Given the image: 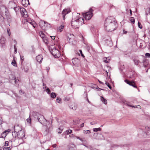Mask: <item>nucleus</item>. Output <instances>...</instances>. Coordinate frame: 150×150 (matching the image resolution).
Wrapping results in <instances>:
<instances>
[{
    "mask_svg": "<svg viewBox=\"0 0 150 150\" xmlns=\"http://www.w3.org/2000/svg\"><path fill=\"white\" fill-rule=\"evenodd\" d=\"M117 25L115 19L112 17H108L105 20L104 23L105 28L108 31H114L115 30Z\"/></svg>",
    "mask_w": 150,
    "mask_h": 150,
    "instance_id": "nucleus-1",
    "label": "nucleus"
},
{
    "mask_svg": "<svg viewBox=\"0 0 150 150\" xmlns=\"http://www.w3.org/2000/svg\"><path fill=\"white\" fill-rule=\"evenodd\" d=\"M34 114H35L38 116V121L40 123L42 124L44 126H45L47 127V129H45L44 134L45 135H46L48 132L49 128L51 126V124L49 122L47 121L44 118L43 116L39 114L38 112H33Z\"/></svg>",
    "mask_w": 150,
    "mask_h": 150,
    "instance_id": "nucleus-2",
    "label": "nucleus"
},
{
    "mask_svg": "<svg viewBox=\"0 0 150 150\" xmlns=\"http://www.w3.org/2000/svg\"><path fill=\"white\" fill-rule=\"evenodd\" d=\"M76 17H74L73 19L71 22V25L75 29L78 28L80 25H81L83 24H84V20L83 18L79 16V13H75Z\"/></svg>",
    "mask_w": 150,
    "mask_h": 150,
    "instance_id": "nucleus-3",
    "label": "nucleus"
},
{
    "mask_svg": "<svg viewBox=\"0 0 150 150\" xmlns=\"http://www.w3.org/2000/svg\"><path fill=\"white\" fill-rule=\"evenodd\" d=\"M50 50L51 54L55 58L59 57L60 56V52L54 46L52 45L50 48Z\"/></svg>",
    "mask_w": 150,
    "mask_h": 150,
    "instance_id": "nucleus-4",
    "label": "nucleus"
},
{
    "mask_svg": "<svg viewBox=\"0 0 150 150\" xmlns=\"http://www.w3.org/2000/svg\"><path fill=\"white\" fill-rule=\"evenodd\" d=\"M93 10L91 8H90L89 11L86 13H83V17L86 20H90L93 16Z\"/></svg>",
    "mask_w": 150,
    "mask_h": 150,
    "instance_id": "nucleus-5",
    "label": "nucleus"
},
{
    "mask_svg": "<svg viewBox=\"0 0 150 150\" xmlns=\"http://www.w3.org/2000/svg\"><path fill=\"white\" fill-rule=\"evenodd\" d=\"M20 11L21 14L22 16L24 17L25 18H26L28 17V15H27V11L24 8H20Z\"/></svg>",
    "mask_w": 150,
    "mask_h": 150,
    "instance_id": "nucleus-6",
    "label": "nucleus"
},
{
    "mask_svg": "<svg viewBox=\"0 0 150 150\" xmlns=\"http://www.w3.org/2000/svg\"><path fill=\"white\" fill-rule=\"evenodd\" d=\"M72 61L74 65L77 66L80 65V60L78 58H74L72 59Z\"/></svg>",
    "mask_w": 150,
    "mask_h": 150,
    "instance_id": "nucleus-7",
    "label": "nucleus"
},
{
    "mask_svg": "<svg viewBox=\"0 0 150 150\" xmlns=\"http://www.w3.org/2000/svg\"><path fill=\"white\" fill-rule=\"evenodd\" d=\"M14 130L16 132H19L21 131H23L22 130L21 126L19 125H16L14 127Z\"/></svg>",
    "mask_w": 150,
    "mask_h": 150,
    "instance_id": "nucleus-8",
    "label": "nucleus"
},
{
    "mask_svg": "<svg viewBox=\"0 0 150 150\" xmlns=\"http://www.w3.org/2000/svg\"><path fill=\"white\" fill-rule=\"evenodd\" d=\"M70 12V10L69 8L64 9L62 12L61 14L62 15V18L64 20L65 16Z\"/></svg>",
    "mask_w": 150,
    "mask_h": 150,
    "instance_id": "nucleus-9",
    "label": "nucleus"
},
{
    "mask_svg": "<svg viewBox=\"0 0 150 150\" xmlns=\"http://www.w3.org/2000/svg\"><path fill=\"white\" fill-rule=\"evenodd\" d=\"M17 137L19 139H22L25 137V133L23 131H21L18 133L17 134Z\"/></svg>",
    "mask_w": 150,
    "mask_h": 150,
    "instance_id": "nucleus-10",
    "label": "nucleus"
},
{
    "mask_svg": "<svg viewBox=\"0 0 150 150\" xmlns=\"http://www.w3.org/2000/svg\"><path fill=\"white\" fill-rule=\"evenodd\" d=\"M125 81L129 85L132 86L134 88H137V86L135 85V83L134 82L129 81L127 80H125Z\"/></svg>",
    "mask_w": 150,
    "mask_h": 150,
    "instance_id": "nucleus-11",
    "label": "nucleus"
},
{
    "mask_svg": "<svg viewBox=\"0 0 150 150\" xmlns=\"http://www.w3.org/2000/svg\"><path fill=\"white\" fill-rule=\"evenodd\" d=\"M10 130V129H9L4 131L1 134V137L3 138L5 137L7 134L9 133Z\"/></svg>",
    "mask_w": 150,
    "mask_h": 150,
    "instance_id": "nucleus-12",
    "label": "nucleus"
},
{
    "mask_svg": "<svg viewBox=\"0 0 150 150\" xmlns=\"http://www.w3.org/2000/svg\"><path fill=\"white\" fill-rule=\"evenodd\" d=\"M36 60L39 63H41L43 59V57L42 55H39L36 57Z\"/></svg>",
    "mask_w": 150,
    "mask_h": 150,
    "instance_id": "nucleus-13",
    "label": "nucleus"
},
{
    "mask_svg": "<svg viewBox=\"0 0 150 150\" xmlns=\"http://www.w3.org/2000/svg\"><path fill=\"white\" fill-rule=\"evenodd\" d=\"M22 4L24 6L26 7L29 4V0H22Z\"/></svg>",
    "mask_w": 150,
    "mask_h": 150,
    "instance_id": "nucleus-14",
    "label": "nucleus"
},
{
    "mask_svg": "<svg viewBox=\"0 0 150 150\" xmlns=\"http://www.w3.org/2000/svg\"><path fill=\"white\" fill-rule=\"evenodd\" d=\"M47 23H45V21H40L39 23V25L42 28H43V26H45V25H47Z\"/></svg>",
    "mask_w": 150,
    "mask_h": 150,
    "instance_id": "nucleus-15",
    "label": "nucleus"
},
{
    "mask_svg": "<svg viewBox=\"0 0 150 150\" xmlns=\"http://www.w3.org/2000/svg\"><path fill=\"white\" fill-rule=\"evenodd\" d=\"M70 108L74 110H75L77 108V105L74 103H72L69 106Z\"/></svg>",
    "mask_w": 150,
    "mask_h": 150,
    "instance_id": "nucleus-16",
    "label": "nucleus"
},
{
    "mask_svg": "<svg viewBox=\"0 0 150 150\" xmlns=\"http://www.w3.org/2000/svg\"><path fill=\"white\" fill-rule=\"evenodd\" d=\"M110 57H104L103 58V61L105 63H108L109 62L110 60Z\"/></svg>",
    "mask_w": 150,
    "mask_h": 150,
    "instance_id": "nucleus-17",
    "label": "nucleus"
},
{
    "mask_svg": "<svg viewBox=\"0 0 150 150\" xmlns=\"http://www.w3.org/2000/svg\"><path fill=\"white\" fill-rule=\"evenodd\" d=\"M5 42V38L4 37H2L0 40V43L1 45V46L3 47L4 45Z\"/></svg>",
    "mask_w": 150,
    "mask_h": 150,
    "instance_id": "nucleus-18",
    "label": "nucleus"
},
{
    "mask_svg": "<svg viewBox=\"0 0 150 150\" xmlns=\"http://www.w3.org/2000/svg\"><path fill=\"white\" fill-rule=\"evenodd\" d=\"M43 41L46 44H48V39L46 37H44L43 38H42Z\"/></svg>",
    "mask_w": 150,
    "mask_h": 150,
    "instance_id": "nucleus-19",
    "label": "nucleus"
},
{
    "mask_svg": "<svg viewBox=\"0 0 150 150\" xmlns=\"http://www.w3.org/2000/svg\"><path fill=\"white\" fill-rule=\"evenodd\" d=\"M73 34L71 35L69 34H68L67 35V40L68 42H70V40L71 39V37L73 36Z\"/></svg>",
    "mask_w": 150,
    "mask_h": 150,
    "instance_id": "nucleus-20",
    "label": "nucleus"
},
{
    "mask_svg": "<svg viewBox=\"0 0 150 150\" xmlns=\"http://www.w3.org/2000/svg\"><path fill=\"white\" fill-rule=\"evenodd\" d=\"M144 63V66L145 67H147L148 66V65L149 64V63L148 61L146 60H144L143 61Z\"/></svg>",
    "mask_w": 150,
    "mask_h": 150,
    "instance_id": "nucleus-21",
    "label": "nucleus"
},
{
    "mask_svg": "<svg viewBox=\"0 0 150 150\" xmlns=\"http://www.w3.org/2000/svg\"><path fill=\"white\" fill-rule=\"evenodd\" d=\"M101 100L103 102V103L106 104L107 103V100L104 99L103 97H101Z\"/></svg>",
    "mask_w": 150,
    "mask_h": 150,
    "instance_id": "nucleus-22",
    "label": "nucleus"
},
{
    "mask_svg": "<svg viewBox=\"0 0 150 150\" xmlns=\"http://www.w3.org/2000/svg\"><path fill=\"white\" fill-rule=\"evenodd\" d=\"M50 96L52 98H54L56 96V95L55 93L52 92L50 94Z\"/></svg>",
    "mask_w": 150,
    "mask_h": 150,
    "instance_id": "nucleus-23",
    "label": "nucleus"
},
{
    "mask_svg": "<svg viewBox=\"0 0 150 150\" xmlns=\"http://www.w3.org/2000/svg\"><path fill=\"white\" fill-rule=\"evenodd\" d=\"M101 129L99 127L98 128H93V131L95 132H97L98 131H101Z\"/></svg>",
    "mask_w": 150,
    "mask_h": 150,
    "instance_id": "nucleus-24",
    "label": "nucleus"
},
{
    "mask_svg": "<svg viewBox=\"0 0 150 150\" xmlns=\"http://www.w3.org/2000/svg\"><path fill=\"white\" fill-rule=\"evenodd\" d=\"M17 134L18 132H16L15 131L14 132H13L12 133V134L13 137L15 138H16L17 137Z\"/></svg>",
    "mask_w": 150,
    "mask_h": 150,
    "instance_id": "nucleus-25",
    "label": "nucleus"
},
{
    "mask_svg": "<svg viewBox=\"0 0 150 150\" xmlns=\"http://www.w3.org/2000/svg\"><path fill=\"white\" fill-rule=\"evenodd\" d=\"M133 61L135 65H138L139 64V60L137 59H134Z\"/></svg>",
    "mask_w": 150,
    "mask_h": 150,
    "instance_id": "nucleus-26",
    "label": "nucleus"
},
{
    "mask_svg": "<svg viewBox=\"0 0 150 150\" xmlns=\"http://www.w3.org/2000/svg\"><path fill=\"white\" fill-rule=\"evenodd\" d=\"M21 7H20L19 6L18 7H16L14 8V9L15 11L16 12V13L18 12V11H19V10H20V8Z\"/></svg>",
    "mask_w": 150,
    "mask_h": 150,
    "instance_id": "nucleus-27",
    "label": "nucleus"
},
{
    "mask_svg": "<svg viewBox=\"0 0 150 150\" xmlns=\"http://www.w3.org/2000/svg\"><path fill=\"white\" fill-rule=\"evenodd\" d=\"M56 102L59 103H61V99L59 97H57L56 100Z\"/></svg>",
    "mask_w": 150,
    "mask_h": 150,
    "instance_id": "nucleus-28",
    "label": "nucleus"
},
{
    "mask_svg": "<svg viewBox=\"0 0 150 150\" xmlns=\"http://www.w3.org/2000/svg\"><path fill=\"white\" fill-rule=\"evenodd\" d=\"M130 21L133 24H134V23L135 19L134 18L132 17H131L130 18Z\"/></svg>",
    "mask_w": 150,
    "mask_h": 150,
    "instance_id": "nucleus-29",
    "label": "nucleus"
},
{
    "mask_svg": "<svg viewBox=\"0 0 150 150\" xmlns=\"http://www.w3.org/2000/svg\"><path fill=\"white\" fill-rule=\"evenodd\" d=\"M39 34L42 38H43L45 36V35L44 33L42 31L40 32H39Z\"/></svg>",
    "mask_w": 150,
    "mask_h": 150,
    "instance_id": "nucleus-30",
    "label": "nucleus"
},
{
    "mask_svg": "<svg viewBox=\"0 0 150 150\" xmlns=\"http://www.w3.org/2000/svg\"><path fill=\"white\" fill-rule=\"evenodd\" d=\"M62 131V129L61 128H59L57 130V132L59 134H60L61 133Z\"/></svg>",
    "mask_w": 150,
    "mask_h": 150,
    "instance_id": "nucleus-31",
    "label": "nucleus"
},
{
    "mask_svg": "<svg viewBox=\"0 0 150 150\" xmlns=\"http://www.w3.org/2000/svg\"><path fill=\"white\" fill-rule=\"evenodd\" d=\"M11 64L14 66H16V63L14 59H13L12 61L11 62Z\"/></svg>",
    "mask_w": 150,
    "mask_h": 150,
    "instance_id": "nucleus-32",
    "label": "nucleus"
},
{
    "mask_svg": "<svg viewBox=\"0 0 150 150\" xmlns=\"http://www.w3.org/2000/svg\"><path fill=\"white\" fill-rule=\"evenodd\" d=\"M72 132V130L71 129H69L68 130H67L66 131V133L67 134H71Z\"/></svg>",
    "mask_w": 150,
    "mask_h": 150,
    "instance_id": "nucleus-33",
    "label": "nucleus"
},
{
    "mask_svg": "<svg viewBox=\"0 0 150 150\" xmlns=\"http://www.w3.org/2000/svg\"><path fill=\"white\" fill-rule=\"evenodd\" d=\"M145 11L147 14H150V8L146 9Z\"/></svg>",
    "mask_w": 150,
    "mask_h": 150,
    "instance_id": "nucleus-34",
    "label": "nucleus"
},
{
    "mask_svg": "<svg viewBox=\"0 0 150 150\" xmlns=\"http://www.w3.org/2000/svg\"><path fill=\"white\" fill-rule=\"evenodd\" d=\"M83 132L84 134H90L91 133V132L89 130H87L86 131H83Z\"/></svg>",
    "mask_w": 150,
    "mask_h": 150,
    "instance_id": "nucleus-35",
    "label": "nucleus"
},
{
    "mask_svg": "<svg viewBox=\"0 0 150 150\" xmlns=\"http://www.w3.org/2000/svg\"><path fill=\"white\" fill-rule=\"evenodd\" d=\"M131 107L135 108H141V107L139 105H136L135 106H131Z\"/></svg>",
    "mask_w": 150,
    "mask_h": 150,
    "instance_id": "nucleus-36",
    "label": "nucleus"
},
{
    "mask_svg": "<svg viewBox=\"0 0 150 150\" xmlns=\"http://www.w3.org/2000/svg\"><path fill=\"white\" fill-rule=\"evenodd\" d=\"M105 84L106 85H107L108 87L110 89H111L112 88V87L110 85L109 83H108L107 82H105Z\"/></svg>",
    "mask_w": 150,
    "mask_h": 150,
    "instance_id": "nucleus-37",
    "label": "nucleus"
},
{
    "mask_svg": "<svg viewBox=\"0 0 150 150\" xmlns=\"http://www.w3.org/2000/svg\"><path fill=\"white\" fill-rule=\"evenodd\" d=\"M64 28V26L63 25H61L59 27V30L60 32H61L62 30Z\"/></svg>",
    "mask_w": 150,
    "mask_h": 150,
    "instance_id": "nucleus-38",
    "label": "nucleus"
},
{
    "mask_svg": "<svg viewBox=\"0 0 150 150\" xmlns=\"http://www.w3.org/2000/svg\"><path fill=\"white\" fill-rule=\"evenodd\" d=\"M45 91L48 93L50 94V90L49 88H47L45 90Z\"/></svg>",
    "mask_w": 150,
    "mask_h": 150,
    "instance_id": "nucleus-39",
    "label": "nucleus"
},
{
    "mask_svg": "<svg viewBox=\"0 0 150 150\" xmlns=\"http://www.w3.org/2000/svg\"><path fill=\"white\" fill-rule=\"evenodd\" d=\"M138 26L139 27L140 29L142 28V27L140 23L139 22H138Z\"/></svg>",
    "mask_w": 150,
    "mask_h": 150,
    "instance_id": "nucleus-40",
    "label": "nucleus"
},
{
    "mask_svg": "<svg viewBox=\"0 0 150 150\" xmlns=\"http://www.w3.org/2000/svg\"><path fill=\"white\" fill-rule=\"evenodd\" d=\"M29 23H30V24H31V25H32L33 27H35L34 25V23H35V22H33V21H31L30 22H29Z\"/></svg>",
    "mask_w": 150,
    "mask_h": 150,
    "instance_id": "nucleus-41",
    "label": "nucleus"
},
{
    "mask_svg": "<svg viewBox=\"0 0 150 150\" xmlns=\"http://www.w3.org/2000/svg\"><path fill=\"white\" fill-rule=\"evenodd\" d=\"M75 147V145L74 144H71L69 148V150H71V147L74 148Z\"/></svg>",
    "mask_w": 150,
    "mask_h": 150,
    "instance_id": "nucleus-42",
    "label": "nucleus"
},
{
    "mask_svg": "<svg viewBox=\"0 0 150 150\" xmlns=\"http://www.w3.org/2000/svg\"><path fill=\"white\" fill-rule=\"evenodd\" d=\"M145 56L147 57H149L150 56V54L149 53H146L145 54Z\"/></svg>",
    "mask_w": 150,
    "mask_h": 150,
    "instance_id": "nucleus-43",
    "label": "nucleus"
},
{
    "mask_svg": "<svg viewBox=\"0 0 150 150\" xmlns=\"http://www.w3.org/2000/svg\"><path fill=\"white\" fill-rule=\"evenodd\" d=\"M125 103L128 106H129V107H131V106H132V105H130L129 104V102H126V103Z\"/></svg>",
    "mask_w": 150,
    "mask_h": 150,
    "instance_id": "nucleus-44",
    "label": "nucleus"
},
{
    "mask_svg": "<svg viewBox=\"0 0 150 150\" xmlns=\"http://www.w3.org/2000/svg\"><path fill=\"white\" fill-rule=\"evenodd\" d=\"M14 80H15L14 81L15 83H18V81H19V80L18 79V80H17L16 78H15Z\"/></svg>",
    "mask_w": 150,
    "mask_h": 150,
    "instance_id": "nucleus-45",
    "label": "nucleus"
},
{
    "mask_svg": "<svg viewBox=\"0 0 150 150\" xmlns=\"http://www.w3.org/2000/svg\"><path fill=\"white\" fill-rule=\"evenodd\" d=\"M27 121L28 122H31L30 118H28L27 119Z\"/></svg>",
    "mask_w": 150,
    "mask_h": 150,
    "instance_id": "nucleus-46",
    "label": "nucleus"
},
{
    "mask_svg": "<svg viewBox=\"0 0 150 150\" xmlns=\"http://www.w3.org/2000/svg\"><path fill=\"white\" fill-rule=\"evenodd\" d=\"M9 31H10V29H7V32H8V35L10 36L11 35V33H9Z\"/></svg>",
    "mask_w": 150,
    "mask_h": 150,
    "instance_id": "nucleus-47",
    "label": "nucleus"
},
{
    "mask_svg": "<svg viewBox=\"0 0 150 150\" xmlns=\"http://www.w3.org/2000/svg\"><path fill=\"white\" fill-rule=\"evenodd\" d=\"M2 122V118L0 117V125L1 124Z\"/></svg>",
    "mask_w": 150,
    "mask_h": 150,
    "instance_id": "nucleus-48",
    "label": "nucleus"
},
{
    "mask_svg": "<svg viewBox=\"0 0 150 150\" xmlns=\"http://www.w3.org/2000/svg\"><path fill=\"white\" fill-rule=\"evenodd\" d=\"M43 88H46V85L44 83H43Z\"/></svg>",
    "mask_w": 150,
    "mask_h": 150,
    "instance_id": "nucleus-49",
    "label": "nucleus"
},
{
    "mask_svg": "<svg viewBox=\"0 0 150 150\" xmlns=\"http://www.w3.org/2000/svg\"><path fill=\"white\" fill-rule=\"evenodd\" d=\"M8 145V141H6L5 142V145L6 146H7Z\"/></svg>",
    "mask_w": 150,
    "mask_h": 150,
    "instance_id": "nucleus-50",
    "label": "nucleus"
},
{
    "mask_svg": "<svg viewBox=\"0 0 150 150\" xmlns=\"http://www.w3.org/2000/svg\"><path fill=\"white\" fill-rule=\"evenodd\" d=\"M76 137V138L77 139H79V140H81V141L82 142V141H83V140H82V139L81 138H80V137Z\"/></svg>",
    "mask_w": 150,
    "mask_h": 150,
    "instance_id": "nucleus-51",
    "label": "nucleus"
},
{
    "mask_svg": "<svg viewBox=\"0 0 150 150\" xmlns=\"http://www.w3.org/2000/svg\"><path fill=\"white\" fill-rule=\"evenodd\" d=\"M52 146L53 148H55L57 146V145L56 144H54L52 145Z\"/></svg>",
    "mask_w": 150,
    "mask_h": 150,
    "instance_id": "nucleus-52",
    "label": "nucleus"
},
{
    "mask_svg": "<svg viewBox=\"0 0 150 150\" xmlns=\"http://www.w3.org/2000/svg\"><path fill=\"white\" fill-rule=\"evenodd\" d=\"M20 58H21V59L22 60H23V59H24L23 56H22L20 55Z\"/></svg>",
    "mask_w": 150,
    "mask_h": 150,
    "instance_id": "nucleus-53",
    "label": "nucleus"
},
{
    "mask_svg": "<svg viewBox=\"0 0 150 150\" xmlns=\"http://www.w3.org/2000/svg\"><path fill=\"white\" fill-rule=\"evenodd\" d=\"M96 124V123H95V122H91L90 123V124L91 125H95Z\"/></svg>",
    "mask_w": 150,
    "mask_h": 150,
    "instance_id": "nucleus-54",
    "label": "nucleus"
},
{
    "mask_svg": "<svg viewBox=\"0 0 150 150\" xmlns=\"http://www.w3.org/2000/svg\"><path fill=\"white\" fill-rule=\"evenodd\" d=\"M14 50H17V48L16 47V45H14Z\"/></svg>",
    "mask_w": 150,
    "mask_h": 150,
    "instance_id": "nucleus-55",
    "label": "nucleus"
},
{
    "mask_svg": "<svg viewBox=\"0 0 150 150\" xmlns=\"http://www.w3.org/2000/svg\"><path fill=\"white\" fill-rule=\"evenodd\" d=\"M51 38L52 39V40H54L55 39V36H51Z\"/></svg>",
    "mask_w": 150,
    "mask_h": 150,
    "instance_id": "nucleus-56",
    "label": "nucleus"
},
{
    "mask_svg": "<svg viewBox=\"0 0 150 150\" xmlns=\"http://www.w3.org/2000/svg\"><path fill=\"white\" fill-rule=\"evenodd\" d=\"M13 42L15 43V45H16V44H17V42H16V40H13Z\"/></svg>",
    "mask_w": 150,
    "mask_h": 150,
    "instance_id": "nucleus-57",
    "label": "nucleus"
},
{
    "mask_svg": "<svg viewBox=\"0 0 150 150\" xmlns=\"http://www.w3.org/2000/svg\"><path fill=\"white\" fill-rule=\"evenodd\" d=\"M84 124L83 123L81 125V127H83L84 126Z\"/></svg>",
    "mask_w": 150,
    "mask_h": 150,
    "instance_id": "nucleus-58",
    "label": "nucleus"
},
{
    "mask_svg": "<svg viewBox=\"0 0 150 150\" xmlns=\"http://www.w3.org/2000/svg\"><path fill=\"white\" fill-rule=\"evenodd\" d=\"M145 128L147 130H148L149 129H150V128H149L148 127H146Z\"/></svg>",
    "mask_w": 150,
    "mask_h": 150,
    "instance_id": "nucleus-59",
    "label": "nucleus"
},
{
    "mask_svg": "<svg viewBox=\"0 0 150 150\" xmlns=\"http://www.w3.org/2000/svg\"><path fill=\"white\" fill-rule=\"evenodd\" d=\"M123 33L124 34H126L127 33V31L125 30H123Z\"/></svg>",
    "mask_w": 150,
    "mask_h": 150,
    "instance_id": "nucleus-60",
    "label": "nucleus"
},
{
    "mask_svg": "<svg viewBox=\"0 0 150 150\" xmlns=\"http://www.w3.org/2000/svg\"><path fill=\"white\" fill-rule=\"evenodd\" d=\"M6 149L8 150H11V149L10 147H6Z\"/></svg>",
    "mask_w": 150,
    "mask_h": 150,
    "instance_id": "nucleus-61",
    "label": "nucleus"
},
{
    "mask_svg": "<svg viewBox=\"0 0 150 150\" xmlns=\"http://www.w3.org/2000/svg\"><path fill=\"white\" fill-rule=\"evenodd\" d=\"M69 137L71 138H72L73 137H74V135H73L72 134L71 135H70L69 136Z\"/></svg>",
    "mask_w": 150,
    "mask_h": 150,
    "instance_id": "nucleus-62",
    "label": "nucleus"
},
{
    "mask_svg": "<svg viewBox=\"0 0 150 150\" xmlns=\"http://www.w3.org/2000/svg\"><path fill=\"white\" fill-rule=\"evenodd\" d=\"M17 50H14V54H16L17 53Z\"/></svg>",
    "mask_w": 150,
    "mask_h": 150,
    "instance_id": "nucleus-63",
    "label": "nucleus"
},
{
    "mask_svg": "<svg viewBox=\"0 0 150 150\" xmlns=\"http://www.w3.org/2000/svg\"><path fill=\"white\" fill-rule=\"evenodd\" d=\"M98 81L100 83H101V84H103V82H102L100 81L99 80H98Z\"/></svg>",
    "mask_w": 150,
    "mask_h": 150,
    "instance_id": "nucleus-64",
    "label": "nucleus"
}]
</instances>
